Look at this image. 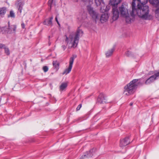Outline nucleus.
I'll return each instance as SVG.
<instances>
[{"label":"nucleus","instance_id":"1","mask_svg":"<svg viewBox=\"0 0 159 159\" xmlns=\"http://www.w3.org/2000/svg\"><path fill=\"white\" fill-rule=\"evenodd\" d=\"M148 0H133L131 4L132 11L131 15L134 17L138 16L142 19L145 20H151L153 19V16L149 13L148 6L145 5Z\"/></svg>","mask_w":159,"mask_h":159},{"label":"nucleus","instance_id":"2","mask_svg":"<svg viewBox=\"0 0 159 159\" xmlns=\"http://www.w3.org/2000/svg\"><path fill=\"white\" fill-rule=\"evenodd\" d=\"M83 31L78 27L75 33H70L68 37L65 35V41L67 45H68V48H76L78 45L80 38L83 35Z\"/></svg>","mask_w":159,"mask_h":159},{"label":"nucleus","instance_id":"3","mask_svg":"<svg viewBox=\"0 0 159 159\" xmlns=\"http://www.w3.org/2000/svg\"><path fill=\"white\" fill-rule=\"evenodd\" d=\"M139 84L138 80L134 79L132 80L124 87V95L128 96L133 94L135 91Z\"/></svg>","mask_w":159,"mask_h":159},{"label":"nucleus","instance_id":"4","mask_svg":"<svg viewBox=\"0 0 159 159\" xmlns=\"http://www.w3.org/2000/svg\"><path fill=\"white\" fill-rule=\"evenodd\" d=\"M121 1L122 0H110L109 4L113 6L112 19L114 21L117 20L119 17L120 13L117 8V6Z\"/></svg>","mask_w":159,"mask_h":159},{"label":"nucleus","instance_id":"5","mask_svg":"<svg viewBox=\"0 0 159 159\" xmlns=\"http://www.w3.org/2000/svg\"><path fill=\"white\" fill-rule=\"evenodd\" d=\"M119 9L120 15L125 18L126 22L128 23L130 22L131 19L129 16L127 5L123 4L119 7Z\"/></svg>","mask_w":159,"mask_h":159},{"label":"nucleus","instance_id":"6","mask_svg":"<svg viewBox=\"0 0 159 159\" xmlns=\"http://www.w3.org/2000/svg\"><path fill=\"white\" fill-rule=\"evenodd\" d=\"M8 27H2L0 28V31L2 32L3 33L7 32V33H15L16 28V26L15 25H10V22L8 23Z\"/></svg>","mask_w":159,"mask_h":159},{"label":"nucleus","instance_id":"7","mask_svg":"<svg viewBox=\"0 0 159 159\" xmlns=\"http://www.w3.org/2000/svg\"><path fill=\"white\" fill-rule=\"evenodd\" d=\"M87 10L89 14L95 22H97L99 21V16L98 13L93 10V7L90 5L87 6Z\"/></svg>","mask_w":159,"mask_h":159},{"label":"nucleus","instance_id":"8","mask_svg":"<svg viewBox=\"0 0 159 159\" xmlns=\"http://www.w3.org/2000/svg\"><path fill=\"white\" fill-rule=\"evenodd\" d=\"M74 58H75L74 57H71L70 58L69 60V67L68 68L64 70V71L62 73L63 75H67L70 72L72 68Z\"/></svg>","mask_w":159,"mask_h":159},{"label":"nucleus","instance_id":"9","mask_svg":"<svg viewBox=\"0 0 159 159\" xmlns=\"http://www.w3.org/2000/svg\"><path fill=\"white\" fill-rule=\"evenodd\" d=\"M107 102L106 96L103 93H101L99 95L98 98V102L100 103H104Z\"/></svg>","mask_w":159,"mask_h":159},{"label":"nucleus","instance_id":"10","mask_svg":"<svg viewBox=\"0 0 159 159\" xmlns=\"http://www.w3.org/2000/svg\"><path fill=\"white\" fill-rule=\"evenodd\" d=\"M159 76V71L155 74L154 75L152 76L149 78L145 82L146 84H148L151 83L156 80L157 77Z\"/></svg>","mask_w":159,"mask_h":159},{"label":"nucleus","instance_id":"11","mask_svg":"<svg viewBox=\"0 0 159 159\" xmlns=\"http://www.w3.org/2000/svg\"><path fill=\"white\" fill-rule=\"evenodd\" d=\"M129 143L128 138H125L120 140V146L124 148Z\"/></svg>","mask_w":159,"mask_h":159},{"label":"nucleus","instance_id":"12","mask_svg":"<svg viewBox=\"0 0 159 159\" xmlns=\"http://www.w3.org/2000/svg\"><path fill=\"white\" fill-rule=\"evenodd\" d=\"M109 17V15L108 13L103 14L100 16V20L102 23H104L108 20Z\"/></svg>","mask_w":159,"mask_h":159},{"label":"nucleus","instance_id":"13","mask_svg":"<svg viewBox=\"0 0 159 159\" xmlns=\"http://www.w3.org/2000/svg\"><path fill=\"white\" fill-rule=\"evenodd\" d=\"M16 5L18 9V11L21 13V10L22 9L23 6L24 5V3L23 2L20 1V0H18L16 3Z\"/></svg>","mask_w":159,"mask_h":159},{"label":"nucleus","instance_id":"14","mask_svg":"<svg viewBox=\"0 0 159 159\" xmlns=\"http://www.w3.org/2000/svg\"><path fill=\"white\" fill-rule=\"evenodd\" d=\"M53 19V17H51L49 18L46 19L43 23L44 24L47 25H52V20Z\"/></svg>","mask_w":159,"mask_h":159},{"label":"nucleus","instance_id":"15","mask_svg":"<svg viewBox=\"0 0 159 159\" xmlns=\"http://www.w3.org/2000/svg\"><path fill=\"white\" fill-rule=\"evenodd\" d=\"M114 50L115 49L113 48L108 51L106 53V57H109L111 56Z\"/></svg>","mask_w":159,"mask_h":159},{"label":"nucleus","instance_id":"16","mask_svg":"<svg viewBox=\"0 0 159 159\" xmlns=\"http://www.w3.org/2000/svg\"><path fill=\"white\" fill-rule=\"evenodd\" d=\"M7 8L5 7H2L0 8V16H3L6 13Z\"/></svg>","mask_w":159,"mask_h":159},{"label":"nucleus","instance_id":"17","mask_svg":"<svg viewBox=\"0 0 159 159\" xmlns=\"http://www.w3.org/2000/svg\"><path fill=\"white\" fill-rule=\"evenodd\" d=\"M67 86V83H62L60 87V91H63L66 88Z\"/></svg>","mask_w":159,"mask_h":159},{"label":"nucleus","instance_id":"18","mask_svg":"<svg viewBox=\"0 0 159 159\" xmlns=\"http://www.w3.org/2000/svg\"><path fill=\"white\" fill-rule=\"evenodd\" d=\"M150 3L155 7H157L159 4L158 0H149Z\"/></svg>","mask_w":159,"mask_h":159},{"label":"nucleus","instance_id":"19","mask_svg":"<svg viewBox=\"0 0 159 159\" xmlns=\"http://www.w3.org/2000/svg\"><path fill=\"white\" fill-rule=\"evenodd\" d=\"M155 15L156 18L159 20V7H157L155 11Z\"/></svg>","mask_w":159,"mask_h":159},{"label":"nucleus","instance_id":"20","mask_svg":"<svg viewBox=\"0 0 159 159\" xmlns=\"http://www.w3.org/2000/svg\"><path fill=\"white\" fill-rule=\"evenodd\" d=\"M93 152V149H92L89 151L88 152H86V154H85L84 155V158L85 157H91L93 155L92 152Z\"/></svg>","mask_w":159,"mask_h":159},{"label":"nucleus","instance_id":"21","mask_svg":"<svg viewBox=\"0 0 159 159\" xmlns=\"http://www.w3.org/2000/svg\"><path fill=\"white\" fill-rule=\"evenodd\" d=\"M15 13L13 11L11 10L10 11L9 14L7 15V17L8 18H15Z\"/></svg>","mask_w":159,"mask_h":159},{"label":"nucleus","instance_id":"22","mask_svg":"<svg viewBox=\"0 0 159 159\" xmlns=\"http://www.w3.org/2000/svg\"><path fill=\"white\" fill-rule=\"evenodd\" d=\"M53 66L57 69H58L59 66V62L57 61H53Z\"/></svg>","mask_w":159,"mask_h":159},{"label":"nucleus","instance_id":"23","mask_svg":"<svg viewBox=\"0 0 159 159\" xmlns=\"http://www.w3.org/2000/svg\"><path fill=\"white\" fill-rule=\"evenodd\" d=\"M103 1V0H95V3L97 6L99 5Z\"/></svg>","mask_w":159,"mask_h":159},{"label":"nucleus","instance_id":"24","mask_svg":"<svg viewBox=\"0 0 159 159\" xmlns=\"http://www.w3.org/2000/svg\"><path fill=\"white\" fill-rule=\"evenodd\" d=\"M5 50V53L7 55L10 54V52L9 49L8 48L5 47V46L4 48Z\"/></svg>","mask_w":159,"mask_h":159},{"label":"nucleus","instance_id":"25","mask_svg":"<svg viewBox=\"0 0 159 159\" xmlns=\"http://www.w3.org/2000/svg\"><path fill=\"white\" fill-rule=\"evenodd\" d=\"M125 55L127 57H131L132 56V53L131 52L127 51L125 52Z\"/></svg>","mask_w":159,"mask_h":159},{"label":"nucleus","instance_id":"26","mask_svg":"<svg viewBox=\"0 0 159 159\" xmlns=\"http://www.w3.org/2000/svg\"><path fill=\"white\" fill-rule=\"evenodd\" d=\"M53 2V0H49L48 2V5L50 7V9L52 7Z\"/></svg>","mask_w":159,"mask_h":159},{"label":"nucleus","instance_id":"27","mask_svg":"<svg viewBox=\"0 0 159 159\" xmlns=\"http://www.w3.org/2000/svg\"><path fill=\"white\" fill-rule=\"evenodd\" d=\"M43 71L44 72H46L48 71V66H44L43 67Z\"/></svg>","mask_w":159,"mask_h":159},{"label":"nucleus","instance_id":"28","mask_svg":"<svg viewBox=\"0 0 159 159\" xmlns=\"http://www.w3.org/2000/svg\"><path fill=\"white\" fill-rule=\"evenodd\" d=\"M81 107H82V105L81 104H80V105H79L76 108V110L77 111H78V110H80V108H81Z\"/></svg>","mask_w":159,"mask_h":159},{"label":"nucleus","instance_id":"29","mask_svg":"<svg viewBox=\"0 0 159 159\" xmlns=\"http://www.w3.org/2000/svg\"><path fill=\"white\" fill-rule=\"evenodd\" d=\"M5 47V45L2 43H0V49L2 48H4Z\"/></svg>","mask_w":159,"mask_h":159},{"label":"nucleus","instance_id":"30","mask_svg":"<svg viewBox=\"0 0 159 159\" xmlns=\"http://www.w3.org/2000/svg\"><path fill=\"white\" fill-rule=\"evenodd\" d=\"M82 1L84 2L87 3V2H90V1L89 0H81Z\"/></svg>","mask_w":159,"mask_h":159},{"label":"nucleus","instance_id":"31","mask_svg":"<svg viewBox=\"0 0 159 159\" xmlns=\"http://www.w3.org/2000/svg\"><path fill=\"white\" fill-rule=\"evenodd\" d=\"M62 48L63 49V50H65L66 48V45H63L62 46Z\"/></svg>","mask_w":159,"mask_h":159},{"label":"nucleus","instance_id":"32","mask_svg":"<svg viewBox=\"0 0 159 159\" xmlns=\"http://www.w3.org/2000/svg\"><path fill=\"white\" fill-rule=\"evenodd\" d=\"M55 20L56 21V22H57V23L59 25H60V24H59V23L58 20H57V16L55 18Z\"/></svg>","mask_w":159,"mask_h":159},{"label":"nucleus","instance_id":"33","mask_svg":"<svg viewBox=\"0 0 159 159\" xmlns=\"http://www.w3.org/2000/svg\"><path fill=\"white\" fill-rule=\"evenodd\" d=\"M21 26L22 28L24 29L25 28V25L24 23H22L21 24Z\"/></svg>","mask_w":159,"mask_h":159},{"label":"nucleus","instance_id":"34","mask_svg":"<svg viewBox=\"0 0 159 159\" xmlns=\"http://www.w3.org/2000/svg\"><path fill=\"white\" fill-rule=\"evenodd\" d=\"M130 105H131V106L132 105H133V103H130Z\"/></svg>","mask_w":159,"mask_h":159},{"label":"nucleus","instance_id":"35","mask_svg":"<svg viewBox=\"0 0 159 159\" xmlns=\"http://www.w3.org/2000/svg\"><path fill=\"white\" fill-rule=\"evenodd\" d=\"M79 0H75V2H78Z\"/></svg>","mask_w":159,"mask_h":159},{"label":"nucleus","instance_id":"36","mask_svg":"<svg viewBox=\"0 0 159 159\" xmlns=\"http://www.w3.org/2000/svg\"><path fill=\"white\" fill-rule=\"evenodd\" d=\"M83 158V156H82L81 157V158Z\"/></svg>","mask_w":159,"mask_h":159}]
</instances>
